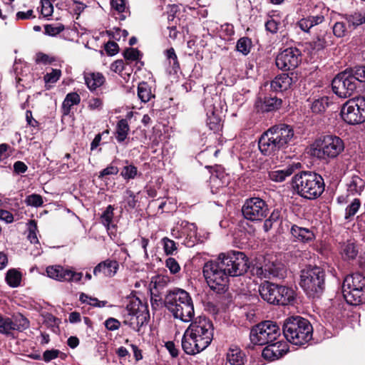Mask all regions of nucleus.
Segmentation results:
<instances>
[{"label": "nucleus", "instance_id": "nucleus-1", "mask_svg": "<svg viewBox=\"0 0 365 365\" xmlns=\"http://www.w3.org/2000/svg\"><path fill=\"white\" fill-rule=\"evenodd\" d=\"M294 138L293 127L285 123H279L262 134L258 141V147L262 155H274L280 150L287 148Z\"/></svg>", "mask_w": 365, "mask_h": 365}, {"label": "nucleus", "instance_id": "nucleus-2", "mask_svg": "<svg viewBox=\"0 0 365 365\" xmlns=\"http://www.w3.org/2000/svg\"><path fill=\"white\" fill-rule=\"evenodd\" d=\"M165 307L175 319L184 322L193 319L195 309L190 294L180 288H173L167 292L164 299Z\"/></svg>", "mask_w": 365, "mask_h": 365}, {"label": "nucleus", "instance_id": "nucleus-3", "mask_svg": "<svg viewBox=\"0 0 365 365\" xmlns=\"http://www.w3.org/2000/svg\"><path fill=\"white\" fill-rule=\"evenodd\" d=\"M323 178L314 172L302 171L292 178V187L301 197L315 200L324 191Z\"/></svg>", "mask_w": 365, "mask_h": 365}, {"label": "nucleus", "instance_id": "nucleus-4", "mask_svg": "<svg viewBox=\"0 0 365 365\" xmlns=\"http://www.w3.org/2000/svg\"><path fill=\"white\" fill-rule=\"evenodd\" d=\"M283 334L292 344L301 346L312 338L313 328L310 322L299 316L288 317L283 324Z\"/></svg>", "mask_w": 365, "mask_h": 365}, {"label": "nucleus", "instance_id": "nucleus-5", "mask_svg": "<svg viewBox=\"0 0 365 365\" xmlns=\"http://www.w3.org/2000/svg\"><path fill=\"white\" fill-rule=\"evenodd\" d=\"M259 292L264 301L272 304L288 305L292 304L296 297L292 288L269 282H265L259 286Z\"/></svg>", "mask_w": 365, "mask_h": 365}, {"label": "nucleus", "instance_id": "nucleus-6", "mask_svg": "<svg viewBox=\"0 0 365 365\" xmlns=\"http://www.w3.org/2000/svg\"><path fill=\"white\" fill-rule=\"evenodd\" d=\"M325 273L319 267H307L301 271L300 286L309 297H318L324 289Z\"/></svg>", "mask_w": 365, "mask_h": 365}, {"label": "nucleus", "instance_id": "nucleus-7", "mask_svg": "<svg viewBox=\"0 0 365 365\" xmlns=\"http://www.w3.org/2000/svg\"><path fill=\"white\" fill-rule=\"evenodd\" d=\"M342 293L346 302L359 305L365 302V277L356 272L347 275L343 282Z\"/></svg>", "mask_w": 365, "mask_h": 365}, {"label": "nucleus", "instance_id": "nucleus-8", "mask_svg": "<svg viewBox=\"0 0 365 365\" xmlns=\"http://www.w3.org/2000/svg\"><path fill=\"white\" fill-rule=\"evenodd\" d=\"M203 275L210 288L218 294L225 293L228 289V278L226 271L217 260L209 261L203 267Z\"/></svg>", "mask_w": 365, "mask_h": 365}, {"label": "nucleus", "instance_id": "nucleus-9", "mask_svg": "<svg viewBox=\"0 0 365 365\" xmlns=\"http://www.w3.org/2000/svg\"><path fill=\"white\" fill-rule=\"evenodd\" d=\"M216 260L230 277L241 276L249 269L248 258L242 252L220 253Z\"/></svg>", "mask_w": 365, "mask_h": 365}, {"label": "nucleus", "instance_id": "nucleus-10", "mask_svg": "<svg viewBox=\"0 0 365 365\" xmlns=\"http://www.w3.org/2000/svg\"><path fill=\"white\" fill-rule=\"evenodd\" d=\"M313 154L317 158L329 160L336 158L344 150V143L338 136L328 135L317 139L314 143Z\"/></svg>", "mask_w": 365, "mask_h": 365}, {"label": "nucleus", "instance_id": "nucleus-11", "mask_svg": "<svg viewBox=\"0 0 365 365\" xmlns=\"http://www.w3.org/2000/svg\"><path fill=\"white\" fill-rule=\"evenodd\" d=\"M188 332L197 339L205 349L210 344L214 336V327L211 320L205 317H198L191 321Z\"/></svg>", "mask_w": 365, "mask_h": 365}, {"label": "nucleus", "instance_id": "nucleus-12", "mask_svg": "<svg viewBox=\"0 0 365 365\" xmlns=\"http://www.w3.org/2000/svg\"><path fill=\"white\" fill-rule=\"evenodd\" d=\"M280 329L276 322L265 321L251 329L250 340L254 344L265 345L277 339Z\"/></svg>", "mask_w": 365, "mask_h": 365}, {"label": "nucleus", "instance_id": "nucleus-13", "mask_svg": "<svg viewBox=\"0 0 365 365\" xmlns=\"http://www.w3.org/2000/svg\"><path fill=\"white\" fill-rule=\"evenodd\" d=\"M342 119L350 125H356L365 122V97L349 99L341 109Z\"/></svg>", "mask_w": 365, "mask_h": 365}, {"label": "nucleus", "instance_id": "nucleus-14", "mask_svg": "<svg viewBox=\"0 0 365 365\" xmlns=\"http://www.w3.org/2000/svg\"><path fill=\"white\" fill-rule=\"evenodd\" d=\"M358 81L350 68L338 73L332 80L331 87L336 95L346 98L354 93Z\"/></svg>", "mask_w": 365, "mask_h": 365}, {"label": "nucleus", "instance_id": "nucleus-15", "mask_svg": "<svg viewBox=\"0 0 365 365\" xmlns=\"http://www.w3.org/2000/svg\"><path fill=\"white\" fill-rule=\"evenodd\" d=\"M125 311L130 316V326L138 332L140 328L147 324L150 319L148 307L138 298H132L126 305Z\"/></svg>", "mask_w": 365, "mask_h": 365}, {"label": "nucleus", "instance_id": "nucleus-16", "mask_svg": "<svg viewBox=\"0 0 365 365\" xmlns=\"http://www.w3.org/2000/svg\"><path fill=\"white\" fill-rule=\"evenodd\" d=\"M244 217L252 222H259L264 219L269 213L268 205L259 197L247 199L242 207Z\"/></svg>", "mask_w": 365, "mask_h": 365}, {"label": "nucleus", "instance_id": "nucleus-17", "mask_svg": "<svg viewBox=\"0 0 365 365\" xmlns=\"http://www.w3.org/2000/svg\"><path fill=\"white\" fill-rule=\"evenodd\" d=\"M29 327V320L21 314L13 318L0 314V334L13 336L14 331H23Z\"/></svg>", "mask_w": 365, "mask_h": 365}, {"label": "nucleus", "instance_id": "nucleus-18", "mask_svg": "<svg viewBox=\"0 0 365 365\" xmlns=\"http://www.w3.org/2000/svg\"><path fill=\"white\" fill-rule=\"evenodd\" d=\"M301 53L297 48H288L276 58V66L278 68L284 71L293 70L297 67L301 61Z\"/></svg>", "mask_w": 365, "mask_h": 365}, {"label": "nucleus", "instance_id": "nucleus-19", "mask_svg": "<svg viewBox=\"0 0 365 365\" xmlns=\"http://www.w3.org/2000/svg\"><path fill=\"white\" fill-rule=\"evenodd\" d=\"M47 276L59 282H78L83 277L82 272H76L61 265H51L46 269Z\"/></svg>", "mask_w": 365, "mask_h": 365}, {"label": "nucleus", "instance_id": "nucleus-20", "mask_svg": "<svg viewBox=\"0 0 365 365\" xmlns=\"http://www.w3.org/2000/svg\"><path fill=\"white\" fill-rule=\"evenodd\" d=\"M254 272L257 277L262 279L283 278L285 274L284 264L279 262H268L264 266L254 268Z\"/></svg>", "mask_w": 365, "mask_h": 365}, {"label": "nucleus", "instance_id": "nucleus-21", "mask_svg": "<svg viewBox=\"0 0 365 365\" xmlns=\"http://www.w3.org/2000/svg\"><path fill=\"white\" fill-rule=\"evenodd\" d=\"M262 355L269 361H274L284 356L289 350V346L287 342L278 341L275 343L271 342L266 344Z\"/></svg>", "mask_w": 365, "mask_h": 365}, {"label": "nucleus", "instance_id": "nucleus-22", "mask_svg": "<svg viewBox=\"0 0 365 365\" xmlns=\"http://www.w3.org/2000/svg\"><path fill=\"white\" fill-rule=\"evenodd\" d=\"M119 269V262L115 259H106L99 262L93 269L96 277H113Z\"/></svg>", "mask_w": 365, "mask_h": 365}, {"label": "nucleus", "instance_id": "nucleus-23", "mask_svg": "<svg viewBox=\"0 0 365 365\" xmlns=\"http://www.w3.org/2000/svg\"><path fill=\"white\" fill-rule=\"evenodd\" d=\"M195 338L187 329L182 336L181 344L183 351L187 354L194 355L205 350Z\"/></svg>", "mask_w": 365, "mask_h": 365}, {"label": "nucleus", "instance_id": "nucleus-24", "mask_svg": "<svg viewBox=\"0 0 365 365\" xmlns=\"http://www.w3.org/2000/svg\"><path fill=\"white\" fill-rule=\"evenodd\" d=\"M293 82V78L289 73H282L271 81L270 87L272 91L282 93L289 89Z\"/></svg>", "mask_w": 365, "mask_h": 365}, {"label": "nucleus", "instance_id": "nucleus-25", "mask_svg": "<svg viewBox=\"0 0 365 365\" xmlns=\"http://www.w3.org/2000/svg\"><path fill=\"white\" fill-rule=\"evenodd\" d=\"M290 232L295 240L303 243L310 242L315 238V235L311 230L296 225L292 226Z\"/></svg>", "mask_w": 365, "mask_h": 365}, {"label": "nucleus", "instance_id": "nucleus-26", "mask_svg": "<svg viewBox=\"0 0 365 365\" xmlns=\"http://www.w3.org/2000/svg\"><path fill=\"white\" fill-rule=\"evenodd\" d=\"M329 8L324 4L319 2L312 9L311 14L308 16L313 26L319 25L324 21L325 16L329 14Z\"/></svg>", "mask_w": 365, "mask_h": 365}, {"label": "nucleus", "instance_id": "nucleus-27", "mask_svg": "<svg viewBox=\"0 0 365 365\" xmlns=\"http://www.w3.org/2000/svg\"><path fill=\"white\" fill-rule=\"evenodd\" d=\"M245 354L237 346H231L226 355L225 365H245Z\"/></svg>", "mask_w": 365, "mask_h": 365}, {"label": "nucleus", "instance_id": "nucleus-28", "mask_svg": "<svg viewBox=\"0 0 365 365\" xmlns=\"http://www.w3.org/2000/svg\"><path fill=\"white\" fill-rule=\"evenodd\" d=\"M86 84L91 91H95L105 83V77L101 73H87L84 75Z\"/></svg>", "mask_w": 365, "mask_h": 365}, {"label": "nucleus", "instance_id": "nucleus-29", "mask_svg": "<svg viewBox=\"0 0 365 365\" xmlns=\"http://www.w3.org/2000/svg\"><path fill=\"white\" fill-rule=\"evenodd\" d=\"M37 225L34 221H31L29 227L28 240L31 243L34 244L36 249L31 251V255L34 257L39 256L42 253L41 245L37 237Z\"/></svg>", "mask_w": 365, "mask_h": 365}, {"label": "nucleus", "instance_id": "nucleus-30", "mask_svg": "<svg viewBox=\"0 0 365 365\" xmlns=\"http://www.w3.org/2000/svg\"><path fill=\"white\" fill-rule=\"evenodd\" d=\"M365 188V181L358 175H353L347 183V190L351 195H361Z\"/></svg>", "mask_w": 365, "mask_h": 365}, {"label": "nucleus", "instance_id": "nucleus-31", "mask_svg": "<svg viewBox=\"0 0 365 365\" xmlns=\"http://www.w3.org/2000/svg\"><path fill=\"white\" fill-rule=\"evenodd\" d=\"M282 103V100L277 96H265L264 98L261 109L263 112H270L279 109Z\"/></svg>", "mask_w": 365, "mask_h": 365}, {"label": "nucleus", "instance_id": "nucleus-32", "mask_svg": "<svg viewBox=\"0 0 365 365\" xmlns=\"http://www.w3.org/2000/svg\"><path fill=\"white\" fill-rule=\"evenodd\" d=\"M81 101L80 96L77 93H68L62 103V113L64 115H67L71 112V108L74 105L79 104Z\"/></svg>", "mask_w": 365, "mask_h": 365}, {"label": "nucleus", "instance_id": "nucleus-33", "mask_svg": "<svg viewBox=\"0 0 365 365\" xmlns=\"http://www.w3.org/2000/svg\"><path fill=\"white\" fill-rule=\"evenodd\" d=\"M340 254L345 259H353L356 257L358 250L354 242L347 241L341 245Z\"/></svg>", "mask_w": 365, "mask_h": 365}, {"label": "nucleus", "instance_id": "nucleus-34", "mask_svg": "<svg viewBox=\"0 0 365 365\" xmlns=\"http://www.w3.org/2000/svg\"><path fill=\"white\" fill-rule=\"evenodd\" d=\"M130 126L126 119L120 120L115 128V138L118 143H123L127 138Z\"/></svg>", "mask_w": 365, "mask_h": 365}, {"label": "nucleus", "instance_id": "nucleus-35", "mask_svg": "<svg viewBox=\"0 0 365 365\" xmlns=\"http://www.w3.org/2000/svg\"><path fill=\"white\" fill-rule=\"evenodd\" d=\"M138 96L143 103L148 102L154 95L152 93L151 88L146 82H141L138 86Z\"/></svg>", "mask_w": 365, "mask_h": 365}, {"label": "nucleus", "instance_id": "nucleus-36", "mask_svg": "<svg viewBox=\"0 0 365 365\" xmlns=\"http://www.w3.org/2000/svg\"><path fill=\"white\" fill-rule=\"evenodd\" d=\"M327 34L326 32L318 34L312 41L309 42L312 49L321 51L328 46Z\"/></svg>", "mask_w": 365, "mask_h": 365}, {"label": "nucleus", "instance_id": "nucleus-37", "mask_svg": "<svg viewBox=\"0 0 365 365\" xmlns=\"http://www.w3.org/2000/svg\"><path fill=\"white\" fill-rule=\"evenodd\" d=\"M293 173L292 168L285 170H278L269 172V178L274 182H283L287 177L290 176Z\"/></svg>", "mask_w": 365, "mask_h": 365}, {"label": "nucleus", "instance_id": "nucleus-38", "mask_svg": "<svg viewBox=\"0 0 365 365\" xmlns=\"http://www.w3.org/2000/svg\"><path fill=\"white\" fill-rule=\"evenodd\" d=\"M21 280V274L16 269H9L6 275V281L11 287H17L20 285Z\"/></svg>", "mask_w": 365, "mask_h": 365}, {"label": "nucleus", "instance_id": "nucleus-39", "mask_svg": "<svg viewBox=\"0 0 365 365\" xmlns=\"http://www.w3.org/2000/svg\"><path fill=\"white\" fill-rule=\"evenodd\" d=\"M252 43L248 37L240 38L236 45V49L244 56H247L251 51Z\"/></svg>", "mask_w": 365, "mask_h": 365}, {"label": "nucleus", "instance_id": "nucleus-40", "mask_svg": "<svg viewBox=\"0 0 365 365\" xmlns=\"http://www.w3.org/2000/svg\"><path fill=\"white\" fill-rule=\"evenodd\" d=\"M150 303L153 310H158L163 307V304L165 305L164 299L156 287L150 290Z\"/></svg>", "mask_w": 365, "mask_h": 365}, {"label": "nucleus", "instance_id": "nucleus-41", "mask_svg": "<svg viewBox=\"0 0 365 365\" xmlns=\"http://www.w3.org/2000/svg\"><path fill=\"white\" fill-rule=\"evenodd\" d=\"M110 5L112 9L121 14L119 18L120 20H125L126 18V15L123 13L130 14V12L127 11L125 0H111Z\"/></svg>", "mask_w": 365, "mask_h": 365}, {"label": "nucleus", "instance_id": "nucleus-42", "mask_svg": "<svg viewBox=\"0 0 365 365\" xmlns=\"http://www.w3.org/2000/svg\"><path fill=\"white\" fill-rule=\"evenodd\" d=\"M361 207V201L358 198H355L350 205H349L345 210L344 218L349 220L354 216Z\"/></svg>", "mask_w": 365, "mask_h": 365}, {"label": "nucleus", "instance_id": "nucleus-43", "mask_svg": "<svg viewBox=\"0 0 365 365\" xmlns=\"http://www.w3.org/2000/svg\"><path fill=\"white\" fill-rule=\"evenodd\" d=\"M328 106L327 97H322L316 99L312 104V110L314 113H319L324 112Z\"/></svg>", "mask_w": 365, "mask_h": 365}, {"label": "nucleus", "instance_id": "nucleus-44", "mask_svg": "<svg viewBox=\"0 0 365 365\" xmlns=\"http://www.w3.org/2000/svg\"><path fill=\"white\" fill-rule=\"evenodd\" d=\"M113 210L114 208L113 206L108 205L101 217V222L108 230L110 229L113 220Z\"/></svg>", "mask_w": 365, "mask_h": 365}, {"label": "nucleus", "instance_id": "nucleus-45", "mask_svg": "<svg viewBox=\"0 0 365 365\" xmlns=\"http://www.w3.org/2000/svg\"><path fill=\"white\" fill-rule=\"evenodd\" d=\"M138 175V168L133 165L123 167L120 175L126 180L134 179Z\"/></svg>", "mask_w": 365, "mask_h": 365}, {"label": "nucleus", "instance_id": "nucleus-46", "mask_svg": "<svg viewBox=\"0 0 365 365\" xmlns=\"http://www.w3.org/2000/svg\"><path fill=\"white\" fill-rule=\"evenodd\" d=\"M65 29V27L61 24H46L44 26V32L46 35L55 36L59 34Z\"/></svg>", "mask_w": 365, "mask_h": 365}, {"label": "nucleus", "instance_id": "nucleus-47", "mask_svg": "<svg viewBox=\"0 0 365 365\" xmlns=\"http://www.w3.org/2000/svg\"><path fill=\"white\" fill-rule=\"evenodd\" d=\"M162 242L165 253L167 255H173L174 252L177 250L176 243L168 237L163 238Z\"/></svg>", "mask_w": 365, "mask_h": 365}, {"label": "nucleus", "instance_id": "nucleus-48", "mask_svg": "<svg viewBox=\"0 0 365 365\" xmlns=\"http://www.w3.org/2000/svg\"><path fill=\"white\" fill-rule=\"evenodd\" d=\"M25 202L29 206L37 207L41 206L43 201L42 197L40 195L32 194L26 197Z\"/></svg>", "mask_w": 365, "mask_h": 365}, {"label": "nucleus", "instance_id": "nucleus-49", "mask_svg": "<svg viewBox=\"0 0 365 365\" xmlns=\"http://www.w3.org/2000/svg\"><path fill=\"white\" fill-rule=\"evenodd\" d=\"M61 75V71L59 69L51 70V73H47L43 76L44 82L47 83H54L58 81Z\"/></svg>", "mask_w": 365, "mask_h": 365}, {"label": "nucleus", "instance_id": "nucleus-50", "mask_svg": "<svg viewBox=\"0 0 365 365\" xmlns=\"http://www.w3.org/2000/svg\"><path fill=\"white\" fill-rule=\"evenodd\" d=\"M123 56L128 61H137L142 56V54L137 48H128L124 51Z\"/></svg>", "mask_w": 365, "mask_h": 365}, {"label": "nucleus", "instance_id": "nucleus-51", "mask_svg": "<svg viewBox=\"0 0 365 365\" xmlns=\"http://www.w3.org/2000/svg\"><path fill=\"white\" fill-rule=\"evenodd\" d=\"M55 61V58L50 56L42 52H38L36 54L35 62L36 63H43L44 65L51 64Z\"/></svg>", "mask_w": 365, "mask_h": 365}, {"label": "nucleus", "instance_id": "nucleus-52", "mask_svg": "<svg viewBox=\"0 0 365 365\" xmlns=\"http://www.w3.org/2000/svg\"><path fill=\"white\" fill-rule=\"evenodd\" d=\"M119 170L117 166L110 164L106 168L103 169L98 175L99 179H103L107 175H115L118 173Z\"/></svg>", "mask_w": 365, "mask_h": 365}, {"label": "nucleus", "instance_id": "nucleus-53", "mask_svg": "<svg viewBox=\"0 0 365 365\" xmlns=\"http://www.w3.org/2000/svg\"><path fill=\"white\" fill-rule=\"evenodd\" d=\"M165 266L171 274H177L180 270V266L175 258L168 257L165 260Z\"/></svg>", "mask_w": 365, "mask_h": 365}, {"label": "nucleus", "instance_id": "nucleus-54", "mask_svg": "<svg viewBox=\"0 0 365 365\" xmlns=\"http://www.w3.org/2000/svg\"><path fill=\"white\" fill-rule=\"evenodd\" d=\"M333 33L338 38L344 36L346 33V27L345 23L341 21L336 22L333 26Z\"/></svg>", "mask_w": 365, "mask_h": 365}, {"label": "nucleus", "instance_id": "nucleus-55", "mask_svg": "<svg viewBox=\"0 0 365 365\" xmlns=\"http://www.w3.org/2000/svg\"><path fill=\"white\" fill-rule=\"evenodd\" d=\"M166 57L170 61V63L173 64V68H178L180 63L178 60V56L173 48H170L165 51Z\"/></svg>", "mask_w": 365, "mask_h": 365}, {"label": "nucleus", "instance_id": "nucleus-56", "mask_svg": "<svg viewBox=\"0 0 365 365\" xmlns=\"http://www.w3.org/2000/svg\"><path fill=\"white\" fill-rule=\"evenodd\" d=\"M358 82H365V65L351 68Z\"/></svg>", "mask_w": 365, "mask_h": 365}, {"label": "nucleus", "instance_id": "nucleus-57", "mask_svg": "<svg viewBox=\"0 0 365 365\" xmlns=\"http://www.w3.org/2000/svg\"><path fill=\"white\" fill-rule=\"evenodd\" d=\"M41 14L43 16H49L53 13V6L49 0H41Z\"/></svg>", "mask_w": 365, "mask_h": 365}, {"label": "nucleus", "instance_id": "nucleus-58", "mask_svg": "<svg viewBox=\"0 0 365 365\" xmlns=\"http://www.w3.org/2000/svg\"><path fill=\"white\" fill-rule=\"evenodd\" d=\"M61 351L58 349L46 350L43 354V359L45 362H49L58 357Z\"/></svg>", "mask_w": 365, "mask_h": 365}, {"label": "nucleus", "instance_id": "nucleus-59", "mask_svg": "<svg viewBox=\"0 0 365 365\" xmlns=\"http://www.w3.org/2000/svg\"><path fill=\"white\" fill-rule=\"evenodd\" d=\"M348 21L354 27L364 24L362 15L361 12H356L349 17Z\"/></svg>", "mask_w": 365, "mask_h": 365}, {"label": "nucleus", "instance_id": "nucleus-60", "mask_svg": "<svg viewBox=\"0 0 365 365\" xmlns=\"http://www.w3.org/2000/svg\"><path fill=\"white\" fill-rule=\"evenodd\" d=\"M105 50L108 55L114 56L118 52L119 46L114 41H108L105 46Z\"/></svg>", "mask_w": 365, "mask_h": 365}, {"label": "nucleus", "instance_id": "nucleus-61", "mask_svg": "<svg viewBox=\"0 0 365 365\" xmlns=\"http://www.w3.org/2000/svg\"><path fill=\"white\" fill-rule=\"evenodd\" d=\"M279 23L271 19L265 23V29L272 34H276L279 29Z\"/></svg>", "mask_w": 365, "mask_h": 365}, {"label": "nucleus", "instance_id": "nucleus-62", "mask_svg": "<svg viewBox=\"0 0 365 365\" xmlns=\"http://www.w3.org/2000/svg\"><path fill=\"white\" fill-rule=\"evenodd\" d=\"M28 170V166L22 161H16L14 164V172L16 175H20L26 173Z\"/></svg>", "mask_w": 365, "mask_h": 365}, {"label": "nucleus", "instance_id": "nucleus-63", "mask_svg": "<svg viewBox=\"0 0 365 365\" xmlns=\"http://www.w3.org/2000/svg\"><path fill=\"white\" fill-rule=\"evenodd\" d=\"M120 325V322L114 318H109L105 322V326L106 329L110 331L118 329Z\"/></svg>", "mask_w": 365, "mask_h": 365}, {"label": "nucleus", "instance_id": "nucleus-64", "mask_svg": "<svg viewBox=\"0 0 365 365\" xmlns=\"http://www.w3.org/2000/svg\"><path fill=\"white\" fill-rule=\"evenodd\" d=\"M298 26L299 27L304 31L305 32H308L309 31V29L313 27V24H312L311 21H310V19H309V17H306V18H304V19H302L299 22H298Z\"/></svg>", "mask_w": 365, "mask_h": 365}]
</instances>
